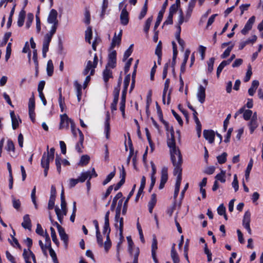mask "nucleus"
Masks as SVG:
<instances>
[{"label":"nucleus","mask_w":263,"mask_h":263,"mask_svg":"<svg viewBox=\"0 0 263 263\" xmlns=\"http://www.w3.org/2000/svg\"><path fill=\"white\" fill-rule=\"evenodd\" d=\"M170 148L171 159L174 166V175L182 177V157L179 149L176 147L174 132L171 133V137L167 140Z\"/></svg>","instance_id":"obj_1"},{"label":"nucleus","mask_w":263,"mask_h":263,"mask_svg":"<svg viewBox=\"0 0 263 263\" xmlns=\"http://www.w3.org/2000/svg\"><path fill=\"white\" fill-rule=\"evenodd\" d=\"M57 17L58 12L57 10L53 9H51L47 17V22L52 25L49 32L45 35L43 42L42 54L44 58L46 57V53L49 50V44L53 35L55 33L58 26Z\"/></svg>","instance_id":"obj_2"},{"label":"nucleus","mask_w":263,"mask_h":263,"mask_svg":"<svg viewBox=\"0 0 263 263\" xmlns=\"http://www.w3.org/2000/svg\"><path fill=\"white\" fill-rule=\"evenodd\" d=\"M115 226L117 229L119 230V235L121 237H123V218L120 217V209L118 208L116 209L115 215Z\"/></svg>","instance_id":"obj_3"},{"label":"nucleus","mask_w":263,"mask_h":263,"mask_svg":"<svg viewBox=\"0 0 263 263\" xmlns=\"http://www.w3.org/2000/svg\"><path fill=\"white\" fill-rule=\"evenodd\" d=\"M98 176L94 168L91 171H83L78 177L80 182L83 183L87 179L90 180L92 177H96Z\"/></svg>","instance_id":"obj_4"},{"label":"nucleus","mask_w":263,"mask_h":263,"mask_svg":"<svg viewBox=\"0 0 263 263\" xmlns=\"http://www.w3.org/2000/svg\"><path fill=\"white\" fill-rule=\"evenodd\" d=\"M71 122H73V121L69 118L66 114L61 115L59 129H68L69 124H70V126H71Z\"/></svg>","instance_id":"obj_5"},{"label":"nucleus","mask_w":263,"mask_h":263,"mask_svg":"<svg viewBox=\"0 0 263 263\" xmlns=\"http://www.w3.org/2000/svg\"><path fill=\"white\" fill-rule=\"evenodd\" d=\"M120 23L122 25L126 26L129 22V12L127 11L126 5L122 9L120 15Z\"/></svg>","instance_id":"obj_6"},{"label":"nucleus","mask_w":263,"mask_h":263,"mask_svg":"<svg viewBox=\"0 0 263 263\" xmlns=\"http://www.w3.org/2000/svg\"><path fill=\"white\" fill-rule=\"evenodd\" d=\"M168 168L166 166H164L162 168L161 172V179L160 183L159 184V189L160 190L162 189L164 187V185L168 179Z\"/></svg>","instance_id":"obj_7"},{"label":"nucleus","mask_w":263,"mask_h":263,"mask_svg":"<svg viewBox=\"0 0 263 263\" xmlns=\"http://www.w3.org/2000/svg\"><path fill=\"white\" fill-rule=\"evenodd\" d=\"M117 53L115 50L112 51L108 54V60L106 67L114 68L116 66Z\"/></svg>","instance_id":"obj_8"},{"label":"nucleus","mask_w":263,"mask_h":263,"mask_svg":"<svg viewBox=\"0 0 263 263\" xmlns=\"http://www.w3.org/2000/svg\"><path fill=\"white\" fill-rule=\"evenodd\" d=\"M196 96L198 101L201 104L203 103L205 100V87L200 85L198 88Z\"/></svg>","instance_id":"obj_9"},{"label":"nucleus","mask_w":263,"mask_h":263,"mask_svg":"<svg viewBox=\"0 0 263 263\" xmlns=\"http://www.w3.org/2000/svg\"><path fill=\"white\" fill-rule=\"evenodd\" d=\"M55 224L58 230L61 239L63 241L65 245L67 246L68 241V235L65 232L64 229L57 222H55Z\"/></svg>","instance_id":"obj_10"},{"label":"nucleus","mask_w":263,"mask_h":263,"mask_svg":"<svg viewBox=\"0 0 263 263\" xmlns=\"http://www.w3.org/2000/svg\"><path fill=\"white\" fill-rule=\"evenodd\" d=\"M167 5V1L166 0L165 2L163 4L162 9L159 11L157 18V21L155 23V26H154V29H156L158 26H159L162 18L163 16V14L165 12V8L166 7V6Z\"/></svg>","instance_id":"obj_11"},{"label":"nucleus","mask_w":263,"mask_h":263,"mask_svg":"<svg viewBox=\"0 0 263 263\" xmlns=\"http://www.w3.org/2000/svg\"><path fill=\"white\" fill-rule=\"evenodd\" d=\"M204 138L208 141L210 143H213L215 139V133L212 130H204L203 132Z\"/></svg>","instance_id":"obj_12"},{"label":"nucleus","mask_w":263,"mask_h":263,"mask_svg":"<svg viewBox=\"0 0 263 263\" xmlns=\"http://www.w3.org/2000/svg\"><path fill=\"white\" fill-rule=\"evenodd\" d=\"M55 212L57 216L58 219L61 223H62L64 216H66L67 213V209H61L58 206L55 208Z\"/></svg>","instance_id":"obj_13"},{"label":"nucleus","mask_w":263,"mask_h":263,"mask_svg":"<svg viewBox=\"0 0 263 263\" xmlns=\"http://www.w3.org/2000/svg\"><path fill=\"white\" fill-rule=\"evenodd\" d=\"M10 114L12 121V128L15 129L18 127L20 123H21V120L18 116L15 115L13 111H11Z\"/></svg>","instance_id":"obj_14"},{"label":"nucleus","mask_w":263,"mask_h":263,"mask_svg":"<svg viewBox=\"0 0 263 263\" xmlns=\"http://www.w3.org/2000/svg\"><path fill=\"white\" fill-rule=\"evenodd\" d=\"M196 1L191 0L188 4V7L186 11V20L185 21L187 22L190 16H191L193 9L195 6Z\"/></svg>","instance_id":"obj_15"},{"label":"nucleus","mask_w":263,"mask_h":263,"mask_svg":"<svg viewBox=\"0 0 263 263\" xmlns=\"http://www.w3.org/2000/svg\"><path fill=\"white\" fill-rule=\"evenodd\" d=\"M89 71H90V74L89 75V76H90V77L91 76L93 75L95 73V68H93L92 66H91V61H88L87 62L86 66L85 67V69H84V70L83 71V74L84 76H87L88 74Z\"/></svg>","instance_id":"obj_16"},{"label":"nucleus","mask_w":263,"mask_h":263,"mask_svg":"<svg viewBox=\"0 0 263 263\" xmlns=\"http://www.w3.org/2000/svg\"><path fill=\"white\" fill-rule=\"evenodd\" d=\"M33 253L30 250V249H24L23 253V257L25 260V263H31L30 259L32 258Z\"/></svg>","instance_id":"obj_17"},{"label":"nucleus","mask_w":263,"mask_h":263,"mask_svg":"<svg viewBox=\"0 0 263 263\" xmlns=\"http://www.w3.org/2000/svg\"><path fill=\"white\" fill-rule=\"evenodd\" d=\"M111 78H112V70L109 69V67H106L103 72V78L104 82L107 84L109 79Z\"/></svg>","instance_id":"obj_18"},{"label":"nucleus","mask_w":263,"mask_h":263,"mask_svg":"<svg viewBox=\"0 0 263 263\" xmlns=\"http://www.w3.org/2000/svg\"><path fill=\"white\" fill-rule=\"evenodd\" d=\"M78 130V133L79 135V141L78 142L76 145V149L79 152H82V148L83 146V143L84 141V135L82 132L80 130Z\"/></svg>","instance_id":"obj_19"},{"label":"nucleus","mask_w":263,"mask_h":263,"mask_svg":"<svg viewBox=\"0 0 263 263\" xmlns=\"http://www.w3.org/2000/svg\"><path fill=\"white\" fill-rule=\"evenodd\" d=\"M22 226L26 229H31V222L28 214H26L24 216L23 221L22 223Z\"/></svg>","instance_id":"obj_20"},{"label":"nucleus","mask_w":263,"mask_h":263,"mask_svg":"<svg viewBox=\"0 0 263 263\" xmlns=\"http://www.w3.org/2000/svg\"><path fill=\"white\" fill-rule=\"evenodd\" d=\"M50 161H52L51 159L46 156V153H44L41 159V165L42 167L43 168H49Z\"/></svg>","instance_id":"obj_21"},{"label":"nucleus","mask_w":263,"mask_h":263,"mask_svg":"<svg viewBox=\"0 0 263 263\" xmlns=\"http://www.w3.org/2000/svg\"><path fill=\"white\" fill-rule=\"evenodd\" d=\"M190 54V50L189 49H187L185 51L184 55V59H183V62L181 64V68H180L181 72L182 73H183L185 71L186 64L188 60Z\"/></svg>","instance_id":"obj_22"},{"label":"nucleus","mask_w":263,"mask_h":263,"mask_svg":"<svg viewBox=\"0 0 263 263\" xmlns=\"http://www.w3.org/2000/svg\"><path fill=\"white\" fill-rule=\"evenodd\" d=\"M74 86L76 90L77 96L78 101L80 102L82 96V86L80 84L78 83L77 81H75L74 82Z\"/></svg>","instance_id":"obj_23"},{"label":"nucleus","mask_w":263,"mask_h":263,"mask_svg":"<svg viewBox=\"0 0 263 263\" xmlns=\"http://www.w3.org/2000/svg\"><path fill=\"white\" fill-rule=\"evenodd\" d=\"M109 120V116L107 115L104 124V134L105 135V137L107 139H108L109 138L110 134V125Z\"/></svg>","instance_id":"obj_24"},{"label":"nucleus","mask_w":263,"mask_h":263,"mask_svg":"<svg viewBox=\"0 0 263 263\" xmlns=\"http://www.w3.org/2000/svg\"><path fill=\"white\" fill-rule=\"evenodd\" d=\"M258 85L259 82L258 81L254 80L252 81L251 86L248 90V93L250 96H253L254 95Z\"/></svg>","instance_id":"obj_25"},{"label":"nucleus","mask_w":263,"mask_h":263,"mask_svg":"<svg viewBox=\"0 0 263 263\" xmlns=\"http://www.w3.org/2000/svg\"><path fill=\"white\" fill-rule=\"evenodd\" d=\"M171 255L174 263H180V259L177 252L175 249V245L171 249Z\"/></svg>","instance_id":"obj_26"},{"label":"nucleus","mask_w":263,"mask_h":263,"mask_svg":"<svg viewBox=\"0 0 263 263\" xmlns=\"http://www.w3.org/2000/svg\"><path fill=\"white\" fill-rule=\"evenodd\" d=\"M248 126H249L250 133L252 134L258 126L257 120L251 119L250 122L248 123Z\"/></svg>","instance_id":"obj_27"},{"label":"nucleus","mask_w":263,"mask_h":263,"mask_svg":"<svg viewBox=\"0 0 263 263\" xmlns=\"http://www.w3.org/2000/svg\"><path fill=\"white\" fill-rule=\"evenodd\" d=\"M25 16V11L24 10H22L19 13L17 20V25L19 27H22L23 25Z\"/></svg>","instance_id":"obj_28"},{"label":"nucleus","mask_w":263,"mask_h":263,"mask_svg":"<svg viewBox=\"0 0 263 263\" xmlns=\"http://www.w3.org/2000/svg\"><path fill=\"white\" fill-rule=\"evenodd\" d=\"M122 194L121 192H119L117 194V195L114 197V198H113V200H112V203H111V205L110 206V210L111 211H114L116 206V204H117V202L118 201V199L121 198L122 197Z\"/></svg>","instance_id":"obj_29"},{"label":"nucleus","mask_w":263,"mask_h":263,"mask_svg":"<svg viewBox=\"0 0 263 263\" xmlns=\"http://www.w3.org/2000/svg\"><path fill=\"white\" fill-rule=\"evenodd\" d=\"M253 164V161L252 159H251L250 160V161L248 164L247 167L246 168V170L245 171V177L246 180H248L249 178L250 173L251 172V171L252 168Z\"/></svg>","instance_id":"obj_30"},{"label":"nucleus","mask_w":263,"mask_h":263,"mask_svg":"<svg viewBox=\"0 0 263 263\" xmlns=\"http://www.w3.org/2000/svg\"><path fill=\"white\" fill-rule=\"evenodd\" d=\"M215 62V58H211L207 62L208 64V69L206 72L207 73H211L214 68V63Z\"/></svg>","instance_id":"obj_31"},{"label":"nucleus","mask_w":263,"mask_h":263,"mask_svg":"<svg viewBox=\"0 0 263 263\" xmlns=\"http://www.w3.org/2000/svg\"><path fill=\"white\" fill-rule=\"evenodd\" d=\"M226 172L221 170V172L216 175L215 176L216 180L220 181L221 183H224L226 182Z\"/></svg>","instance_id":"obj_32"},{"label":"nucleus","mask_w":263,"mask_h":263,"mask_svg":"<svg viewBox=\"0 0 263 263\" xmlns=\"http://www.w3.org/2000/svg\"><path fill=\"white\" fill-rule=\"evenodd\" d=\"M92 32L90 27H88L85 31V40L89 44L91 43V39L92 37Z\"/></svg>","instance_id":"obj_33"},{"label":"nucleus","mask_w":263,"mask_h":263,"mask_svg":"<svg viewBox=\"0 0 263 263\" xmlns=\"http://www.w3.org/2000/svg\"><path fill=\"white\" fill-rule=\"evenodd\" d=\"M90 157L89 156L85 155H83L80 159L79 165L81 166H85L89 162Z\"/></svg>","instance_id":"obj_34"},{"label":"nucleus","mask_w":263,"mask_h":263,"mask_svg":"<svg viewBox=\"0 0 263 263\" xmlns=\"http://www.w3.org/2000/svg\"><path fill=\"white\" fill-rule=\"evenodd\" d=\"M47 72L49 76H51L53 72V65L52 62L51 60H49L47 64Z\"/></svg>","instance_id":"obj_35"},{"label":"nucleus","mask_w":263,"mask_h":263,"mask_svg":"<svg viewBox=\"0 0 263 263\" xmlns=\"http://www.w3.org/2000/svg\"><path fill=\"white\" fill-rule=\"evenodd\" d=\"M110 232V229L109 227V222L104 221V225L103 227V233L106 235L107 239L108 238V235Z\"/></svg>","instance_id":"obj_36"},{"label":"nucleus","mask_w":263,"mask_h":263,"mask_svg":"<svg viewBox=\"0 0 263 263\" xmlns=\"http://www.w3.org/2000/svg\"><path fill=\"white\" fill-rule=\"evenodd\" d=\"M228 154L226 152H223L221 155L217 157V159L219 164L224 163L227 161Z\"/></svg>","instance_id":"obj_37"},{"label":"nucleus","mask_w":263,"mask_h":263,"mask_svg":"<svg viewBox=\"0 0 263 263\" xmlns=\"http://www.w3.org/2000/svg\"><path fill=\"white\" fill-rule=\"evenodd\" d=\"M157 249V240L155 235L153 236L152 244V255L156 254Z\"/></svg>","instance_id":"obj_38"},{"label":"nucleus","mask_w":263,"mask_h":263,"mask_svg":"<svg viewBox=\"0 0 263 263\" xmlns=\"http://www.w3.org/2000/svg\"><path fill=\"white\" fill-rule=\"evenodd\" d=\"M32 59H33V61L35 64L36 73H37V71H38V68H39V63H38V61H37V50L36 49H34L33 51Z\"/></svg>","instance_id":"obj_39"},{"label":"nucleus","mask_w":263,"mask_h":263,"mask_svg":"<svg viewBox=\"0 0 263 263\" xmlns=\"http://www.w3.org/2000/svg\"><path fill=\"white\" fill-rule=\"evenodd\" d=\"M50 229L51 231V236L53 242L57 246H59V242L58 241V239L57 238L56 233H55L54 229L52 227H50Z\"/></svg>","instance_id":"obj_40"},{"label":"nucleus","mask_w":263,"mask_h":263,"mask_svg":"<svg viewBox=\"0 0 263 263\" xmlns=\"http://www.w3.org/2000/svg\"><path fill=\"white\" fill-rule=\"evenodd\" d=\"M253 114L252 111L250 109H245V110L243 112V119L246 120H249L251 119V117Z\"/></svg>","instance_id":"obj_41"},{"label":"nucleus","mask_w":263,"mask_h":263,"mask_svg":"<svg viewBox=\"0 0 263 263\" xmlns=\"http://www.w3.org/2000/svg\"><path fill=\"white\" fill-rule=\"evenodd\" d=\"M116 170L115 168H114V171L111 172L109 174L107 175L106 179L103 181L102 184L103 185H105L106 184H107L110 181V180L113 178V177L115 175Z\"/></svg>","instance_id":"obj_42"},{"label":"nucleus","mask_w":263,"mask_h":263,"mask_svg":"<svg viewBox=\"0 0 263 263\" xmlns=\"http://www.w3.org/2000/svg\"><path fill=\"white\" fill-rule=\"evenodd\" d=\"M121 41V38L118 36L116 33H115L114 36L113 37V39L112 40L111 47H114L116 45H119L120 44Z\"/></svg>","instance_id":"obj_43"},{"label":"nucleus","mask_w":263,"mask_h":263,"mask_svg":"<svg viewBox=\"0 0 263 263\" xmlns=\"http://www.w3.org/2000/svg\"><path fill=\"white\" fill-rule=\"evenodd\" d=\"M108 6V0H103V4L102 5V11L101 13V17L103 18L104 15L105 14L106 10Z\"/></svg>","instance_id":"obj_44"},{"label":"nucleus","mask_w":263,"mask_h":263,"mask_svg":"<svg viewBox=\"0 0 263 263\" xmlns=\"http://www.w3.org/2000/svg\"><path fill=\"white\" fill-rule=\"evenodd\" d=\"M6 149L8 152H14L15 146L13 142L11 140H8L7 142V145L6 147Z\"/></svg>","instance_id":"obj_45"},{"label":"nucleus","mask_w":263,"mask_h":263,"mask_svg":"<svg viewBox=\"0 0 263 263\" xmlns=\"http://www.w3.org/2000/svg\"><path fill=\"white\" fill-rule=\"evenodd\" d=\"M234 46V45L232 44L231 46L228 47L223 52V53L221 55V58L222 59H225L227 58L230 55Z\"/></svg>","instance_id":"obj_46"},{"label":"nucleus","mask_w":263,"mask_h":263,"mask_svg":"<svg viewBox=\"0 0 263 263\" xmlns=\"http://www.w3.org/2000/svg\"><path fill=\"white\" fill-rule=\"evenodd\" d=\"M61 161H62V159L60 157H59V156L56 157V158L55 160V165L57 167V171L58 172V173L59 174L61 172V164H62Z\"/></svg>","instance_id":"obj_47"},{"label":"nucleus","mask_w":263,"mask_h":263,"mask_svg":"<svg viewBox=\"0 0 263 263\" xmlns=\"http://www.w3.org/2000/svg\"><path fill=\"white\" fill-rule=\"evenodd\" d=\"M133 44L130 45L129 48L125 51L123 56V61H125L131 55L133 52Z\"/></svg>","instance_id":"obj_48"},{"label":"nucleus","mask_w":263,"mask_h":263,"mask_svg":"<svg viewBox=\"0 0 263 263\" xmlns=\"http://www.w3.org/2000/svg\"><path fill=\"white\" fill-rule=\"evenodd\" d=\"M152 21L153 17L152 16L148 17L146 21L144 27V31L146 33H148Z\"/></svg>","instance_id":"obj_49"},{"label":"nucleus","mask_w":263,"mask_h":263,"mask_svg":"<svg viewBox=\"0 0 263 263\" xmlns=\"http://www.w3.org/2000/svg\"><path fill=\"white\" fill-rule=\"evenodd\" d=\"M34 16L32 13H28L27 14V19L26 23V27L27 28H29L33 20Z\"/></svg>","instance_id":"obj_50"},{"label":"nucleus","mask_w":263,"mask_h":263,"mask_svg":"<svg viewBox=\"0 0 263 263\" xmlns=\"http://www.w3.org/2000/svg\"><path fill=\"white\" fill-rule=\"evenodd\" d=\"M251 220V213L249 211L245 212L243 216L242 223H250Z\"/></svg>","instance_id":"obj_51"},{"label":"nucleus","mask_w":263,"mask_h":263,"mask_svg":"<svg viewBox=\"0 0 263 263\" xmlns=\"http://www.w3.org/2000/svg\"><path fill=\"white\" fill-rule=\"evenodd\" d=\"M232 185L235 190V192H237L239 189V185L237 175L236 174L234 175V179Z\"/></svg>","instance_id":"obj_52"},{"label":"nucleus","mask_w":263,"mask_h":263,"mask_svg":"<svg viewBox=\"0 0 263 263\" xmlns=\"http://www.w3.org/2000/svg\"><path fill=\"white\" fill-rule=\"evenodd\" d=\"M255 21V17L254 16H251L246 23L245 26L250 29L252 28V26Z\"/></svg>","instance_id":"obj_53"},{"label":"nucleus","mask_w":263,"mask_h":263,"mask_svg":"<svg viewBox=\"0 0 263 263\" xmlns=\"http://www.w3.org/2000/svg\"><path fill=\"white\" fill-rule=\"evenodd\" d=\"M79 182L78 178H71L68 180V186L70 188L74 187Z\"/></svg>","instance_id":"obj_54"},{"label":"nucleus","mask_w":263,"mask_h":263,"mask_svg":"<svg viewBox=\"0 0 263 263\" xmlns=\"http://www.w3.org/2000/svg\"><path fill=\"white\" fill-rule=\"evenodd\" d=\"M130 80V75L129 74H127V76H126V77H125L124 80V89L125 90V91H127V89L129 85Z\"/></svg>","instance_id":"obj_55"},{"label":"nucleus","mask_w":263,"mask_h":263,"mask_svg":"<svg viewBox=\"0 0 263 263\" xmlns=\"http://www.w3.org/2000/svg\"><path fill=\"white\" fill-rule=\"evenodd\" d=\"M206 50V47L202 46L200 45L198 48V51L200 54L201 59L202 60H204L205 57V52Z\"/></svg>","instance_id":"obj_56"},{"label":"nucleus","mask_w":263,"mask_h":263,"mask_svg":"<svg viewBox=\"0 0 263 263\" xmlns=\"http://www.w3.org/2000/svg\"><path fill=\"white\" fill-rule=\"evenodd\" d=\"M173 45V61L174 62H175L176 59L177 58L178 51L177 49V45L175 42H172Z\"/></svg>","instance_id":"obj_57"},{"label":"nucleus","mask_w":263,"mask_h":263,"mask_svg":"<svg viewBox=\"0 0 263 263\" xmlns=\"http://www.w3.org/2000/svg\"><path fill=\"white\" fill-rule=\"evenodd\" d=\"M71 130L72 135L73 136L76 138L77 136V133H78V130L80 129L79 128H77L76 127V125L74 122H71Z\"/></svg>","instance_id":"obj_58"},{"label":"nucleus","mask_w":263,"mask_h":263,"mask_svg":"<svg viewBox=\"0 0 263 263\" xmlns=\"http://www.w3.org/2000/svg\"><path fill=\"white\" fill-rule=\"evenodd\" d=\"M12 204L13 206L16 210H18L21 206V202L18 199H16L13 197H12Z\"/></svg>","instance_id":"obj_59"},{"label":"nucleus","mask_w":263,"mask_h":263,"mask_svg":"<svg viewBox=\"0 0 263 263\" xmlns=\"http://www.w3.org/2000/svg\"><path fill=\"white\" fill-rule=\"evenodd\" d=\"M139 253V249L138 248H137L135 250V253H133V254H130L131 255H133L134 256L133 263H138Z\"/></svg>","instance_id":"obj_60"},{"label":"nucleus","mask_w":263,"mask_h":263,"mask_svg":"<svg viewBox=\"0 0 263 263\" xmlns=\"http://www.w3.org/2000/svg\"><path fill=\"white\" fill-rule=\"evenodd\" d=\"M157 202L156 195L155 194H153L151 196V199L148 202V205L152 206H155Z\"/></svg>","instance_id":"obj_61"},{"label":"nucleus","mask_w":263,"mask_h":263,"mask_svg":"<svg viewBox=\"0 0 263 263\" xmlns=\"http://www.w3.org/2000/svg\"><path fill=\"white\" fill-rule=\"evenodd\" d=\"M217 213L220 215H224L226 213V208L223 204H221L217 208Z\"/></svg>","instance_id":"obj_62"},{"label":"nucleus","mask_w":263,"mask_h":263,"mask_svg":"<svg viewBox=\"0 0 263 263\" xmlns=\"http://www.w3.org/2000/svg\"><path fill=\"white\" fill-rule=\"evenodd\" d=\"M54 148L53 147H52L50 148L49 151H48L47 153H46V156L48 157H49V159H51V161H53L54 159Z\"/></svg>","instance_id":"obj_63"},{"label":"nucleus","mask_w":263,"mask_h":263,"mask_svg":"<svg viewBox=\"0 0 263 263\" xmlns=\"http://www.w3.org/2000/svg\"><path fill=\"white\" fill-rule=\"evenodd\" d=\"M6 255L7 259L10 261L11 263H16L14 257L11 254V253L7 251L6 252Z\"/></svg>","instance_id":"obj_64"}]
</instances>
